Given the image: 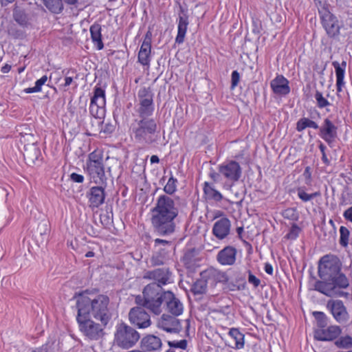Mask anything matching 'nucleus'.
Wrapping results in <instances>:
<instances>
[{"instance_id":"1","label":"nucleus","mask_w":352,"mask_h":352,"mask_svg":"<svg viewBox=\"0 0 352 352\" xmlns=\"http://www.w3.org/2000/svg\"><path fill=\"white\" fill-rule=\"evenodd\" d=\"M179 210L174 200L167 196L161 195L151 210V223L155 232L160 236H169L176 230L175 219Z\"/></svg>"},{"instance_id":"2","label":"nucleus","mask_w":352,"mask_h":352,"mask_svg":"<svg viewBox=\"0 0 352 352\" xmlns=\"http://www.w3.org/2000/svg\"><path fill=\"white\" fill-rule=\"evenodd\" d=\"M78 313L97 321L109 322L112 318L110 299L104 294H95L88 289L76 297Z\"/></svg>"},{"instance_id":"3","label":"nucleus","mask_w":352,"mask_h":352,"mask_svg":"<svg viewBox=\"0 0 352 352\" xmlns=\"http://www.w3.org/2000/svg\"><path fill=\"white\" fill-rule=\"evenodd\" d=\"M131 135L139 144L152 145L157 143L160 129L153 118H137L131 124Z\"/></svg>"},{"instance_id":"4","label":"nucleus","mask_w":352,"mask_h":352,"mask_svg":"<svg viewBox=\"0 0 352 352\" xmlns=\"http://www.w3.org/2000/svg\"><path fill=\"white\" fill-rule=\"evenodd\" d=\"M318 274L321 279L333 282L338 288L345 289L349 286V280L341 272V263L336 256H322L318 262Z\"/></svg>"},{"instance_id":"5","label":"nucleus","mask_w":352,"mask_h":352,"mask_svg":"<svg viewBox=\"0 0 352 352\" xmlns=\"http://www.w3.org/2000/svg\"><path fill=\"white\" fill-rule=\"evenodd\" d=\"M170 291H164L159 283H151L147 285L143 290V296H137L135 302L156 315L162 312V305L164 302L166 294Z\"/></svg>"},{"instance_id":"6","label":"nucleus","mask_w":352,"mask_h":352,"mask_svg":"<svg viewBox=\"0 0 352 352\" xmlns=\"http://www.w3.org/2000/svg\"><path fill=\"white\" fill-rule=\"evenodd\" d=\"M76 320L80 332L91 340H98L105 335L104 329L107 322L94 320L93 318L78 313Z\"/></svg>"},{"instance_id":"7","label":"nucleus","mask_w":352,"mask_h":352,"mask_svg":"<svg viewBox=\"0 0 352 352\" xmlns=\"http://www.w3.org/2000/svg\"><path fill=\"white\" fill-rule=\"evenodd\" d=\"M140 338V333L124 322L116 326L113 342L123 349H128L135 346Z\"/></svg>"},{"instance_id":"8","label":"nucleus","mask_w":352,"mask_h":352,"mask_svg":"<svg viewBox=\"0 0 352 352\" xmlns=\"http://www.w3.org/2000/svg\"><path fill=\"white\" fill-rule=\"evenodd\" d=\"M85 170L93 182L103 184L107 181L102 155L97 151L89 154Z\"/></svg>"},{"instance_id":"9","label":"nucleus","mask_w":352,"mask_h":352,"mask_svg":"<svg viewBox=\"0 0 352 352\" xmlns=\"http://www.w3.org/2000/svg\"><path fill=\"white\" fill-rule=\"evenodd\" d=\"M105 103V91L100 87H95L89 107L91 116L102 119L104 116Z\"/></svg>"},{"instance_id":"10","label":"nucleus","mask_w":352,"mask_h":352,"mask_svg":"<svg viewBox=\"0 0 352 352\" xmlns=\"http://www.w3.org/2000/svg\"><path fill=\"white\" fill-rule=\"evenodd\" d=\"M218 170L226 181L231 183L239 181L242 175L240 164L234 160H230L219 165Z\"/></svg>"},{"instance_id":"11","label":"nucleus","mask_w":352,"mask_h":352,"mask_svg":"<svg viewBox=\"0 0 352 352\" xmlns=\"http://www.w3.org/2000/svg\"><path fill=\"white\" fill-rule=\"evenodd\" d=\"M144 308L139 305L131 308L129 313V320L131 324L139 329H146L151 324L150 315Z\"/></svg>"},{"instance_id":"12","label":"nucleus","mask_w":352,"mask_h":352,"mask_svg":"<svg viewBox=\"0 0 352 352\" xmlns=\"http://www.w3.org/2000/svg\"><path fill=\"white\" fill-rule=\"evenodd\" d=\"M323 28L330 37H335L340 34L338 21L329 10H322L319 14Z\"/></svg>"},{"instance_id":"13","label":"nucleus","mask_w":352,"mask_h":352,"mask_svg":"<svg viewBox=\"0 0 352 352\" xmlns=\"http://www.w3.org/2000/svg\"><path fill=\"white\" fill-rule=\"evenodd\" d=\"M145 278L155 280L154 283H159L160 285H165L172 283V272L168 267L157 268L153 270L148 271L144 275Z\"/></svg>"},{"instance_id":"14","label":"nucleus","mask_w":352,"mask_h":352,"mask_svg":"<svg viewBox=\"0 0 352 352\" xmlns=\"http://www.w3.org/2000/svg\"><path fill=\"white\" fill-rule=\"evenodd\" d=\"M158 327L168 333H179L182 330L179 320L166 314L162 315L158 321Z\"/></svg>"},{"instance_id":"15","label":"nucleus","mask_w":352,"mask_h":352,"mask_svg":"<svg viewBox=\"0 0 352 352\" xmlns=\"http://www.w3.org/2000/svg\"><path fill=\"white\" fill-rule=\"evenodd\" d=\"M342 333L338 326H330L327 329H318L314 331V338L321 341H332L338 338Z\"/></svg>"},{"instance_id":"16","label":"nucleus","mask_w":352,"mask_h":352,"mask_svg":"<svg viewBox=\"0 0 352 352\" xmlns=\"http://www.w3.org/2000/svg\"><path fill=\"white\" fill-rule=\"evenodd\" d=\"M337 285L331 281H316L314 284V290L318 291L328 296H343L346 293L340 291Z\"/></svg>"},{"instance_id":"17","label":"nucleus","mask_w":352,"mask_h":352,"mask_svg":"<svg viewBox=\"0 0 352 352\" xmlns=\"http://www.w3.org/2000/svg\"><path fill=\"white\" fill-rule=\"evenodd\" d=\"M236 249L228 245L221 250L217 255V261L222 265H233L236 260Z\"/></svg>"},{"instance_id":"18","label":"nucleus","mask_w":352,"mask_h":352,"mask_svg":"<svg viewBox=\"0 0 352 352\" xmlns=\"http://www.w3.org/2000/svg\"><path fill=\"white\" fill-rule=\"evenodd\" d=\"M327 307L330 309L332 315L338 322H344L348 320L349 314L342 300L329 301Z\"/></svg>"},{"instance_id":"19","label":"nucleus","mask_w":352,"mask_h":352,"mask_svg":"<svg viewBox=\"0 0 352 352\" xmlns=\"http://www.w3.org/2000/svg\"><path fill=\"white\" fill-rule=\"evenodd\" d=\"M166 310L175 317L180 316L183 313L184 307L181 301L177 298L172 292L166 294L164 300Z\"/></svg>"},{"instance_id":"20","label":"nucleus","mask_w":352,"mask_h":352,"mask_svg":"<svg viewBox=\"0 0 352 352\" xmlns=\"http://www.w3.org/2000/svg\"><path fill=\"white\" fill-rule=\"evenodd\" d=\"M200 276L206 278L208 283L215 285L217 283H227L228 276L226 272L211 267L203 271Z\"/></svg>"},{"instance_id":"21","label":"nucleus","mask_w":352,"mask_h":352,"mask_svg":"<svg viewBox=\"0 0 352 352\" xmlns=\"http://www.w3.org/2000/svg\"><path fill=\"white\" fill-rule=\"evenodd\" d=\"M87 196L89 199V207L92 208H98L104 202V188L102 186L91 187Z\"/></svg>"},{"instance_id":"22","label":"nucleus","mask_w":352,"mask_h":352,"mask_svg":"<svg viewBox=\"0 0 352 352\" xmlns=\"http://www.w3.org/2000/svg\"><path fill=\"white\" fill-rule=\"evenodd\" d=\"M231 223L230 221L226 218L223 217L217 221L212 228V234L220 240L226 238L230 232Z\"/></svg>"},{"instance_id":"23","label":"nucleus","mask_w":352,"mask_h":352,"mask_svg":"<svg viewBox=\"0 0 352 352\" xmlns=\"http://www.w3.org/2000/svg\"><path fill=\"white\" fill-rule=\"evenodd\" d=\"M188 24L189 21L187 11L180 6L177 35L175 38V42L177 43L181 44L184 43Z\"/></svg>"},{"instance_id":"24","label":"nucleus","mask_w":352,"mask_h":352,"mask_svg":"<svg viewBox=\"0 0 352 352\" xmlns=\"http://www.w3.org/2000/svg\"><path fill=\"white\" fill-rule=\"evenodd\" d=\"M319 135L329 144L337 137V127L329 119L326 118L322 126L319 129Z\"/></svg>"},{"instance_id":"25","label":"nucleus","mask_w":352,"mask_h":352,"mask_svg":"<svg viewBox=\"0 0 352 352\" xmlns=\"http://www.w3.org/2000/svg\"><path fill=\"white\" fill-rule=\"evenodd\" d=\"M271 87L276 94L285 96L290 91L289 81L283 76H278L271 81Z\"/></svg>"},{"instance_id":"26","label":"nucleus","mask_w":352,"mask_h":352,"mask_svg":"<svg viewBox=\"0 0 352 352\" xmlns=\"http://www.w3.org/2000/svg\"><path fill=\"white\" fill-rule=\"evenodd\" d=\"M332 65L335 69L336 76V89L337 92L342 91V87L344 85V78L345 74V69L346 67V62L343 60L341 63L338 61H333Z\"/></svg>"},{"instance_id":"27","label":"nucleus","mask_w":352,"mask_h":352,"mask_svg":"<svg viewBox=\"0 0 352 352\" xmlns=\"http://www.w3.org/2000/svg\"><path fill=\"white\" fill-rule=\"evenodd\" d=\"M142 347L148 351L159 350L162 345L161 339L154 335H147L141 341Z\"/></svg>"},{"instance_id":"28","label":"nucleus","mask_w":352,"mask_h":352,"mask_svg":"<svg viewBox=\"0 0 352 352\" xmlns=\"http://www.w3.org/2000/svg\"><path fill=\"white\" fill-rule=\"evenodd\" d=\"M45 7L54 14H59L63 10V0H43ZM66 3L74 5L78 0H63Z\"/></svg>"},{"instance_id":"29","label":"nucleus","mask_w":352,"mask_h":352,"mask_svg":"<svg viewBox=\"0 0 352 352\" xmlns=\"http://www.w3.org/2000/svg\"><path fill=\"white\" fill-rule=\"evenodd\" d=\"M91 38L94 44L98 50H101L104 47L102 41L101 25L98 23H94L90 27Z\"/></svg>"},{"instance_id":"30","label":"nucleus","mask_w":352,"mask_h":352,"mask_svg":"<svg viewBox=\"0 0 352 352\" xmlns=\"http://www.w3.org/2000/svg\"><path fill=\"white\" fill-rule=\"evenodd\" d=\"M154 111L153 101L148 100H141L139 103V108L138 113L139 118H149L151 116Z\"/></svg>"},{"instance_id":"31","label":"nucleus","mask_w":352,"mask_h":352,"mask_svg":"<svg viewBox=\"0 0 352 352\" xmlns=\"http://www.w3.org/2000/svg\"><path fill=\"white\" fill-rule=\"evenodd\" d=\"M169 251L166 248H160L153 254L151 258V263L153 266L162 265L168 258Z\"/></svg>"},{"instance_id":"32","label":"nucleus","mask_w":352,"mask_h":352,"mask_svg":"<svg viewBox=\"0 0 352 352\" xmlns=\"http://www.w3.org/2000/svg\"><path fill=\"white\" fill-rule=\"evenodd\" d=\"M231 341L233 343L232 348L241 349L244 346V335L240 332L239 329L232 328L228 332Z\"/></svg>"},{"instance_id":"33","label":"nucleus","mask_w":352,"mask_h":352,"mask_svg":"<svg viewBox=\"0 0 352 352\" xmlns=\"http://www.w3.org/2000/svg\"><path fill=\"white\" fill-rule=\"evenodd\" d=\"M151 45L142 44L138 56V61L144 66L148 67L151 61Z\"/></svg>"},{"instance_id":"34","label":"nucleus","mask_w":352,"mask_h":352,"mask_svg":"<svg viewBox=\"0 0 352 352\" xmlns=\"http://www.w3.org/2000/svg\"><path fill=\"white\" fill-rule=\"evenodd\" d=\"M204 192L208 199L215 201H220L223 199V195L220 192L217 190L212 185L206 182L204 184Z\"/></svg>"},{"instance_id":"35","label":"nucleus","mask_w":352,"mask_h":352,"mask_svg":"<svg viewBox=\"0 0 352 352\" xmlns=\"http://www.w3.org/2000/svg\"><path fill=\"white\" fill-rule=\"evenodd\" d=\"M208 280L204 277H200L191 286L190 291L195 295L204 294L207 292Z\"/></svg>"},{"instance_id":"36","label":"nucleus","mask_w":352,"mask_h":352,"mask_svg":"<svg viewBox=\"0 0 352 352\" xmlns=\"http://www.w3.org/2000/svg\"><path fill=\"white\" fill-rule=\"evenodd\" d=\"M101 124H102L101 119L91 116L89 117L87 120L84 121L83 126L86 129L87 131L96 133L99 132L100 129H101Z\"/></svg>"},{"instance_id":"37","label":"nucleus","mask_w":352,"mask_h":352,"mask_svg":"<svg viewBox=\"0 0 352 352\" xmlns=\"http://www.w3.org/2000/svg\"><path fill=\"white\" fill-rule=\"evenodd\" d=\"M40 151L35 146L32 145L29 149H25L23 153L24 159L28 165L34 164L38 160Z\"/></svg>"},{"instance_id":"38","label":"nucleus","mask_w":352,"mask_h":352,"mask_svg":"<svg viewBox=\"0 0 352 352\" xmlns=\"http://www.w3.org/2000/svg\"><path fill=\"white\" fill-rule=\"evenodd\" d=\"M195 256V251L193 249L188 250L184 254L183 258H182V262L184 263V265L186 267L190 268L195 265L196 258Z\"/></svg>"},{"instance_id":"39","label":"nucleus","mask_w":352,"mask_h":352,"mask_svg":"<svg viewBox=\"0 0 352 352\" xmlns=\"http://www.w3.org/2000/svg\"><path fill=\"white\" fill-rule=\"evenodd\" d=\"M335 344L340 349H351L352 348V337L350 336L340 337L335 341Z\"/></svg>"},{"instance_id":"40","label":"nucleus","mask_w":352,"mask_h":352,"mask_svg":"<svg viewBox=\"0 0 352 352\" xmlns=\"http://www.w3.org/2000/svg\"><path fill=\"white\" fill-rule=\"evenodd\" d=\"M312 314L315 318L318 329L325 328L327 325V318L322 311H313Z\"/></svg>"},{"instance_id":"41","label":"nucleus","mask_w":352,"mask_h":352,"mask_svg":"<svg viewBox=\"0 0 352 352\" xmlns=\"http://www.w3.org/2000/svg\"><path fill=\"white\" fill-rule=\"evenodd\" d=\"M14 19L21 25L25 26L28 23V17L22 10L18 9L14 11Z\"/></svg>"},{"instance_id":"42","label":"nucleus","mask_w":352,"mask_h":352,"mask_svg":"<svg viewBox=\"0 0 352 352\" xmlns=\"http://www.w3.org/2000/svg\"><path fill=\"white\" fill-rule=\"evenodd\" d=\"M139 102L141 100H148L149 101H153V94L150 87H142L138 93Z\"/></svg>"},{"instance_id":"43","label":"nucleus","mask_w":352,"mask_h":352,"mask_svg":"<svg viewBox=\"0 0 352 352\" xmlns=\"http://www.w3.org/2000/svg\"><path fill=\"white\" fill-rule=\"evenodd\" d=\"M340 244L342 247H346L349 244V237L350 234V232L349 229L344 226H341L340 228Z\"/></svg>"},{"instance_id":"44","label":"nucleus","mask_w":352,"mask_h":352,"mask_svg":"<svg viewBox=\"0 0 352 352\" xmlns=\"http://www.w3.org/2000/svg\"><path fill=\"white\" fill-rule=\"evenodd\" d=\"M176 179L173 177H170L166 185L164 188V192L169 195L174 193L176 190Z\"/></svg>"},{"instance_id":"45","label":"nucleus","mask_w":352,"mask_h":352,"mask_svg":"<svg viewBox=\"0 0 352 352\" xmlns=\"http://www.w3.org/2000/svg\"><path fill=\"white\" fill-rule=\"evenodd\" d=\"M315 98L317 101L318 107L320 109L330 105L329 102L325 98H324L322 94L318 91H316Z\"/></svg>"},{"instance_id":"46","label":"nucleus","mask_w":352,"mask_h":352,"mask_svg":"<svg viewBox=\"0 0 352 352\" xmlns=\"http://www.w3.org/2000/svg\"><path fill=\"white\" fill-rule=\"evenodd\" d=\"M115 130V125L111 124V122L104 123L102 121V124H101V129H100L99 132H103L107 134H110L113 132Z\"/></svg>"},{"instance_id":"47","label":"nucleus","mask_w":352,"mask_h":352,"mask_svg":"<svg viewBox=\"0 0 352 352\" xmlns=\"http://www.w3.org/2000/svg\"><path fill=\"white\" fill-rule=\"evenodd\" d=\"M168 344L170 347L179 348L182 349H185L187 346V342L186 340H182L178 342H172L168 341Z\"/></svg>"},{"instance_id":"48","label":"nucleus","mask_w":352,"mask_h":352,"mask_svg":"<svg viewBox=\"0 0 352 352\" xmlns=\"http://www.w3.org/2000/svg\"><path fill=\"white\" fill-rule=\"evenodd\" d=\"M209 177L214 183H218L221 180L222 174L221 173L216 172L214 169L211 168L209 173Z\"/></svg>"},{"instance_id":"49","label":"nucleus","mask_w":352,"mask_h":352,"mask_svg":"<svg viewBox=\"0 0 352 352\" xmlns=\"http://www.w3.org/2000/svg\"><path fill=\"white\" fill-rule=\"evenodd\" d=\"M299 232H300V228L298 226H292L289 232L287 234V239H296L297 237Z\"/></svg>"},{"instance_id":"50","label":"nucleus","mask_w":352,"mask_h":352,"mask_svg":"<svg viewBox=\"0 0 352 352\" xmlns=\"http://www.w3.org/2000/svg\"><path fill=\"white\" fill-rule=\"evenodd\" d=\"M248 282L255 287H257L261 283L260 280L252 274L250 271H248Z\"/></svg>"},{"instance_id":"51","label":"nucleus","mask_w":352,"mask_h":352,"mask_svg":"<svg viewBox=\"0 0 352 352\" xmlns=\"http://www.w3.org/2000/svg\"><path fill=\"white\" fill-rule=\"evenodd\" d=\"M316 6L318 8V13H320V11L322 10H328L327 5L326 4V2L324 0H314Z\"/></svg>"},{"instance_id":"52","label":"nucleus","mask_w":352,"mask_h":352,"mask_svg":"<svg viewBox=\"0 0 352 352\" xmlns=\"http://www.w3.org/2000/svg\"><path fill=\"white\" fill-rule=\"evenodd\" d=\"M240 79L239 73L237 71H233L231 76L232 87H236Z\"/></svg>"},{"instance_id":"53","label":"nucleus","mask_w":352,"mask_h":352,"mask_svg":"<svg viewBox=\"0 0 352 352\" xmlns=\"http://www.w3.org/2000/svg\"><path fill=\"white\" fill-rule=\"evenodd\" d=\"M308 126V118H304L299 120L297 123L296 129L300 131Z\"/></svg>"},{"instance_id":"54","label":"nucleus","mask_w":352,"mask_h":352,"mask_svg":"<svg viewBox=\"0 0 352 352\" xmlns=\"http://www.w3.org/2000/svg\"><path fill=\"white\" fill-rule=\"evenodd\" d=\"M155 247H157L159 245H162L163 248H166V246L170 247L171 245V241L161 239H156L154 241Z\"/></svg>"},{"instance_id":"55","label":"nucleus","mask_w":352,"mask_h":352,"mask_svg":"<svg viewBox=\"0 0 352 352\" xmlns=\"http://www.w3.org/2000/svg\"><path fill=\"white\" fill-rule=\"evenodd\" d=\"M245 283L244 282L242 285H236L233 283H228V288L229 289V290L230 291H239V290H241V289H243L245 288Z\"/></svg>"},{"instance_id":"56","label":"nucleus","mask_w":352,"mask_h":352,"mask_svg":"<svg viewBox=\"0 0 352 352\" xmlns=\"http://www.w3.org/2000/svg\"><path fill=\"white\" fill-rule=\"evenodd\" d=\"M70 179L72 181L76 183H82L84 181V177L76 173H73L70 175Z\"/></svg>"},{"instance_id":"57","label":"nucleus","mask_w":352,"mask_h":352,"mask_svg":"<svg viewBox=\"0 0 352 352\" xmlns=\"http://www.w3.org/2000/svg\"><path fill=\"white\" fill-rule=\"evenodd\" d=\"M47 76L46 75L43 76L40 79L37 80L35 82V87L38 89L41 90V87L47 82Z\"/></svg>"},{"instance_id":"58","label":"nucleus","mask_w":352,"mask_h":352,"mask_svg":"<svg viewBox=\"0 0 352 352\" xmlns=\"http://www.w3.org/2000/svg\"><path fill=\"white\" fill-rule=\"evenodd\" d=\"M298 195L300 199L304 201H308V193L305 191L303 188H299L298 189Z\"/></svg>"},{"instance_id":"59","label":"nucleus","mask_w":352,"mask_h":352,"mask_svg":"<svg viewBox=\"0 0 352 352\" xmlns=\"http://www.w3.org/2000/svg\"><path fill=\"white\" fill-rule=\"evenodd\" d=\"M343 217L346 221L352 223V206L349 207L344 212Z\"/></svg>"},{"instance_id":"60","label":"nucleus","mask_w":352,"mask_h":352,"mask_svg":"<svg viewBox=\"0 0 352 352\" xmlns=\"http://www.w3.org/2000/svg\"><path fill=\"white\" fill-rule=\"evenodd\" d=\"M151 41H152V32L148 30L145 34L144 39L142 44H147L148 45H151Z\"/></svg>"},{"instance_id":"61","label":"nucleus","mask_w":352,"mask_h":352,"mask_svg":"<svg viewBox=\"0 0 352 352\" xmlns=\"http://www.w3.org/2000/svg\"><path fill=\"white\" fill-rule=\"evenodd\" d=\"M294 215V210L293 209H287L283 212V216L286 218L292 217Z\"/></svg>"},{"instance_id":"62","label":"nucleus","mask_w":352,"mask_h":352,"mask_svg":"<svg viewBox=\"0 0 352 352\" xmlns=\"http://www.w3.org/2000/svg\"><path fill=\"white\" fill-rule=\"evenodd\" d=\"M264 270H265V272L267 274H268L270 275H272V274H273V267H272V265L271 264L265 263Z\"/></svg>"},{"instance_id":"63","label":"nucleus","mask_w":352,"mask_h":352,"mask_svg":"<svg viewBox=\"0 0 352 352\" xmlns=\"http://www.w3.org/2000/svg\"><path fill=\"white\" fill-rule=\"evenodd\" d=\"M329 223L331 225V230L329 232V236H333L336 234V229L334 228V224L333 220L330 219Z\"/></svg>"},{"instance_id":"64","label":"nucleus","mask_w":352,"mask_h":352,"mask_svg":"<svg viewBox=\"0 0 352 352\" xmlns=\"http://www.w3.org/2000/svg\"><path fill=\"white\" fill-rule=\"evenodd\" d=\"M33 352H48L47 345H43L41 347L36 349Z\"/></svg>"}]
</instances>
